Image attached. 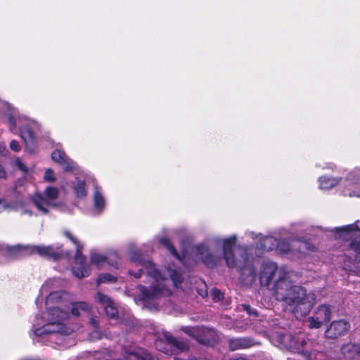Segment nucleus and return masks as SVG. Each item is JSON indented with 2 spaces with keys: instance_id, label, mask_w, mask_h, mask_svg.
Returning <instances> with one entry per match:
<instances>
[{
  "instance_id": "7ed1b4c3",
  "label": "nucleus",
  "mask_w": 360,
  "mask_h": 360,
  "mask_svg": "<svg viewBox=\"0 0 360 360\" xmlns=\"http://www.w3.org/2000/svg\"><path fill=\"white\" fill-rule=\"evenodd\" d=\"M259 280L297 319L307 315L316 303V295L307 292L302 285L294 284L286 268L278 266L275 262L268 261L262 264Z\"/></svg>"
},
{
  "instance_id": "20e7f679",
  "label": "nucleus",
  "mask_w": 360,
  "mask_h": 360,
  "mask_svg": "<svg viewBox=\"0 0 360 360\" xmlns=\"http://www.w3.org/2000/svg\"><path fill=\"white\" fill-rule=\"evenodd\" d=\"M128 255L131 262L138 268L137 271L129 269V274L136 278L146 275L150 283L149 287L139 285L138 288V297L144 307L155 308L156 300L171 295L172 288L180 287L182 276L179 269L165 266L166 273L162 275L152 261L143 259L139 250L130 249Z\"/></svg>"
},
{
  "instance_id": "dca6fc26",
  "label": "nucleus",
  "mask_w": 360,
  "mask_h": 360,
  "mask_svg": "<svg viewBox=\"0 0 360 360\" xmlns=\"http://www.w3.org/2000/svg\"><path fill=\"white\" fill-rule=\"evenodd\" d=\"M52 160L58 163L65 171L75 172L77 170V165L70 160L61 149H56L51 154Z\"/></svg>"
},
{
  "instance_id": "2eb2a0df",
  "label": "nucleus",
  "mask_w": 360,
  "mask_h": 360,
  "mask_svg": "<svg viewBox=\"0 0 360 360\" xmlns=\"http://www.w3.org/2000/svg\"><path fill=\"white\" fill-rule=\"evenodd\" d=\"M360 221H356L354 223L346 225L341 227H335L330 231L335 233L337 239H342L343 240H349L354 237L358 233L360 232Z\"/></svg>"
},
{
  "instance_id": "e433bc0d",
  "label": "nucleus",
  "mask_w": 360,
  "mask_h": 360,
  "mask_svg": "<svg viewBox=\"0 0 360 360\" xmlns=\"http://www.w3.org/2000/svg\"><path fill=\"white\" fill-rule=\"evenodd\" d=\"M243 309L249 315L257 316V312L255 309L250 307L249 305H243Z\"/></svg>"
},
{
  "instance_id": "f257e3e1",
  "label": "nucleus",
  "mask_w": 360,
  "mask_h": 360,
  "mask_svg": "<svg viewBox=\"0 0 360 360\" xmlns=\"http://www.w3.org/2000/svg\"><path fill=\"white\" fill-rule=\"evenodd\" d=\"M53 281L48 280L40 289L39 296L36 300L46 297V311L35 316L30 332V338L36 342L43 341L49 335H68L72 332L69 324L70 311L72 315L79 316L82 312H88L90 307L84 302H71L69 295L63 291L49 292Z\"/></svg>"
},
{
  "instance_id": "473e14b6",
  "label": "nucleus",
  "mask_w": 360,
  "mask_h": 360,
  "mask_svg": "<svg viewBox=\"0 0 360 360\" xmlns=\"http://www.w3.org/2000/svg\"><path fill=\"white\" fill-rule=\"evenodd\" d=\"M44 181L47 182H55L56 180V178L54 175L53 171L48 168L45 170L44 176Z\"/></svg>"
},
{
  "instance_id": "4468645a",
  "label": "nucleus",
  "mask_w": 360,
  "mask_h": 360,
  "mask_svg": "<svg viewBox=\"0 0 360 360\" xmlns=\"http://www.w3.org/2000/svg\"><path fill=\"white\" fill-rule=\"evenodd\" d=\"M275 236H278L276 240V250L281 254H286L291 251V245L289 242L296 240L294 232L289 229L280 228L274 233Z\"/></svg>"
},
{
  "instance_id": "f704fd0d",
  "label": "nucleus",
  "mask_w": 360,
  "mask_h": 360,
  "mask_svg": "<svg viewBox=\"0 0 360 360\" xmlns=\"http://www.w3.org/2000/svg\"><path fill=\"white\" fill-rule=\"evenodd\" d=\"M212 299L214 301H219L224 297L223 293L219 290L216 288L212 290Z\"/></svg>"
},
{
  "instance_id": "a878e982",
  "label": "nucleus",
  "mask_w": 360,
  "mask_h": 360,
  "mask_svg": "<svg viewBox=\"0 0 360 360\" xmlns=\"http://www.w3.org/2000/svg\"><path fill=\"white\" fill-rule=\"evenodd\" d=\"M316 168L323 171H330L335 173H342L343 169L333 162H319L315 164Z\"/></svg>"
},
{
  "instance_id": "423d86ee",
  "label": "nucleus",
  "mask_w": 360,
  "mask_h": 360,
  "mask_svg": "<svg viewBox=\"0 0 360 360\" xmlns=\"http://www.w3.org/2000/svg\"><path fill=\"white\" fill-rule=\"evenodd\" d=\"M317 182L321 190H330L342 182L341 192L345 196L360 198V167L349 171L345 178L332 175H321Z\"/></svg>"
},
{
  "instance_id": "0eeeda50",
  "label": "nucleus",
  "mask_w": 360,
  "mask_h": 360,
  "mask_svg": "<svg viewBox=\"0 0 360 360\" xmlns=\"http://www.w3.org/2000/svg\"><path fill=\"white\" fill-rule=\"evenodd\" d=\"M8 120L11 127H18L21 138L25 143L26 149L32 153L35 149L36 134L40 129V124L37 121L26 116H16L9 114Z\"/></svg>"
},
{
  "instance_id": "39448f33",
  "label": "nucleus",
  "mask_w": 360,
  "mask_h": 360,
  "mask_svg": "<svg viewBox=\"0 0 360 360\" xmlns=\"http://www.w3.org/2000/svg\"><path fill=\"white\" fill-rule=\"evenodd\" d=\"M271 341L278 347L303 354L307 360H321L324 356L322 352L312 351L314 342L303 332L295 335L276 332L271 335Z\"/></svg>"
},
{
  "instance_id": "f3484780",
  "label": "nucleus",
  "mask_w": 360,
  "mask_h": 360,
  "mask_svg": "<svg viewBox=\"0 0 360 360\" xmlns=\"http://www.w3.org/2000/svg\"><path fill=\"white\" fill-rule=\"evenodd\" d=\"M95 300L104 307L105 314L108 318L117 319V309L112 300L108 296L101 292H98L96 295Z\"/></svg>"
},
{
  "instance_id": "aec40b11",
  "label": "nucleus",
  "mask_w": 360,
  "mask_h": 360,
  "mask_svg": "<svg viewBox=\"0 0 360 360\" xmlns=\"http://www.w3.org/2000/svg\"><path fill=\"white\" fill-rule=\"evenodd\" d=\"M70 187L76 199L83 200L86 197L87 188L84 179L75 177L70 182Z\"/></svg>"
},
{
  "instance_id": "f03ea898",
  "label": "nucleus",
  "mask_w": 360,
  "mask_h": 360,
  "mask_svg": "<svg viewBox=\"0 0 360 360\" xmlns=\"http://www.w3.org/2000/svg\"><path fill=\"white\" fill-rule=\"evenodd\" d=\"M237 235L228 237L213 236L193 247V253L207 267L214 268L224 261L229 268H236L248 281H255L257 269L253 259L248 253V247L239 245L234 249Z\"/></svg>"
},
{
  "instance_id": "1a4fd4ad",
  "label": "nucleus",
  "mask_w": 360,
  "mask_h": 360,
  "mask_svg": "<svg viewBox=\"0 0 360 360\" xmlns=\"http://www.w3.org/2000/svg\"><path fill=\"white\" fill-rule=\"evenodd\" d=\"M59 195V189L53 186H47L43 195L37 194L32 198V202L37 209L42 214H47L51 208L55 207L63 212H70L67 205L62 202H56Z\"/></svg>"
},
{
  "instance_id": "412c9836",
  "label": "nucleus",
  "mask_w": 360,
  "mask_h": 360,
  "mask_svg": "<svg viewBox=\"0 0 360 360\" xmlns=\"http://www.w3.org/2000/svg\"><path fill=\"white\" fill-rule=\"evenodd\" d=\"M255 344L256 342L249 337L231 338L229 340V346L232 351L247 349Z\"/></svg>"
},
{
  "instance_id": "ea45409f",
  "label": "nucleus",
  "mask_w": 360,
  "mask_h": 360,
  "mask_svg": "<svg viewBox=\"0 0 360 360\" xmlns=\"http://www.w3.org/2000/svg\"><path fill=\"white\" fill-rule=\"evenodd\" d=\"M300 243L301 245L304 246L307 249L310 250L309 245L308 243H307L306 242L300 241Z\"/></svg>"
},
{
  "instance_id": "c756f323",
  "label": "nucleus",
  "mask_w": 360,
  "mask_h": 360,
  "mask_svg": "<svg viewBox=\"0 0 360 360\" xmlns=\"http://www.w3.org/2000/svg\"><path fill=\"white\" fill-rule=\"evenodd\" d=\"M116 281V278L112 276L110 274H102L99 275L97 278V283L99 285L101 283H114Z\"/></svg>"
},
{
  "instance_id": "7c9ffc66",
  "label": "nucleus",
  "mask_w": 360,
  "mask_h": 360,
  "mask_svg": "<svg viewBox=\"0 0 360 360\" xmlns=\"http://www.w3.org/2000/svg\"><path fill=\"white\" fill-rule=\"evenodd\" d=\"M14 166H15L18 169L22 172L23 174H27L30 173V169L28 168L21 160L20 158H16L13 162Z\"/></svg>"
},
{
  "instance_id": "a211bd4d",
  "label": "nucleus",
  "mask_w": 360,
  "mask_h": 360,
  "mask_svg": "<svg viewBox=\"0 0 360 360\" xmlns=\"http://www.w3.org/2000/svg\"><path fill=\"white\" fill-rule=\"evenodd\" d=\"M106 206V199L103 193L102 188L96 185L93 191V209L92 212L94 215L101 214Z\"/></svg>"
},
{
  "instance_id": "cd10ccee",
  "label": "nucleus",
  "mask_w": 360,
  "mask_h": 360,
  "mask_svg": "<svg viewBox=\"0 0 360 360\" xmlns=\"http://www.w3.org/2000/svg\"><path fill=\"white\" fill-rule=\"evenodd\" d=\"M89 324L94 328V330L89 333V339L91 341H94L102 338L103 333L97 329L98 326V321L94 318H91L89 319Z\"/></svg>"
},
{
  "instance_id": "4be33fe9",
  "label": "nucleus",
  "mask_w": 360,
  "mask_h": 360,
  "mask_svg": "<svg viewBox=\"0 0 360 360\" xmlns=\"http://www.w3.org/2000/svg\"><path fill=\"white\" fill-rule=\"evenodd\" d=\"M90 259L92 264L97 266H101L103 264L108 262L110 266L115 267V269L119 268V263L117 261L110 262L108 259V257L105 255L99 252L96 250H91L90 253Z\"/></svg>"
},
{
  "instance_id": "b1692460",
  "label": "nucleus",
  "mask_w": 360,
  "mask_h": 360,
  "mask_svg": "<svg viewBox=\"0 0 360 360\" xmlns=\"http://www.w3.org/2000/svg\"><path fill=\"white\" fill-rule=\"evenodd\" d=\"M349 251L352 252L353 258L352 262L356 269H360V240H352L349 243Z\"/></svg>"
},
{
  "instance_id": "6e6552de",
  "label": "nucleus",
  "mask_w": 360,
  "mask_h": 360,
  "mask_svg": "<svg viewBox=\"0 0 360 360\" xmlns=\"http://www.w3.org/2000/svg\"><path fill=\"white\" fill-rule=\"evenodd\" d=\"M6 249L8 255L13 258L38 254L41 257L56 259L61 252L60 246L53 245L45 246L17 244L15 245H7Z\"/></svg>"
},
{
  "instance_id": "c9c22d12",
  "label": "nucleus",
  "mask_w": 360,
  "mask_h": 360,
  "mask_svg": "<svg viewBox=\"0 0 360 360\" xmlns=\"http://www.w3.org/2000/svg\"><path fill=\"white\" fill-rule=\"evenodd\" d=\"M11 150L15 152H19L21 150V146L18 141L12 140L9 143Z\"/></svg>"
},
{
  "instance_id": "5701e85b",
  "label": "nucleus",
  "mask_w": 360,
  "mask_h": 360,
  "mask_svg": "<svg viewBox=\"0 0 360 360\" xmlns=\"http://www.w3.org/2000/svg\"><path fill=\"white\" fill-rule=\"evenodd\" d=\"M314 316L323 323L330 321L331 318L330 307L326 304L320 305L315 311Z\"/></svg>"
},
{
  "instance_id": "393cba45",
  "label": "nucleus",
  "mask_w": 360,
  "mask_h": 360,
  "mask_svg": "<svg viewBox=\"0 0 360 360\" xmlns=\"http://www.w3.org/2000/svg\"><path fill=\"white\" fill-rule=\"evenodd\" d=\"M156 240H158V242L165 247L168 251L170 252V254L176 258L179 262H182V258L177 252L176 250L174 247V245L172 244V243L169 241V240L165 237H157Z\"/></svg>"
},
{
  "instance_id": "f8f14e48",
  "label": "nucleus",
  "mask_w": 360,
  "mask_h": 360,
  "mask_svg": "<svg viewBox=\"0 0 360 360\" xmlns=\"http://www.w3.org/2000/svg\"><path fill=\"white\" fill-rule=\"evenodd\" d=\"M162 336L167 342L165 347L161 348L160 345L161 341L158 340L155 342V346L158 349L167 354H178L179 352L186 351L188 348L187 343L176 339L171 333L167 331H162Z\"/></svg>"
},
{
  "instance_id": "c85d7f7f",
  "label": "nucleus",
  "mask_w": 360,
  "mask_h": 360,
  "mask_svg": "<svg viewBox=\"0 0 360 360\" xmlns=\"http://www.w3.org/2000/svg\"><path fill=\"white\" fill-rule=\"evenodd\" d=\"M15 202L18 204V206L15 208L14 211H20L22 215L27 214L32 216V212L31 210L27 205L25 201L22 198H17L15 200Z\"/></svg>"
},
{
  "instance_id": "ddd939ff",
  "label": "nucleus",
  "mask_w": 360,
  "mask_h": 360,
  "mask_svg": "<svg viewBox=\"0 0 360 360\" xmlns=\"http://www.w3.org/2000/svg\"><path fill=\"white\" fill-rule=\"evenodd\" d=\"M245 236L255 243L256 248L262 251H271L276 249L277 238L274 236H264L261 233L246 231Z\"/></svg>"
},
{
  "instance_id": "72a5a7b5",
  "label": "nucleus",
  "mask_w": 360,
  "mask_h": 360,
  "mask_svg": "<svg viewBox=\"0 0 360 360\" xmlns=\"http://www.w3.org/2000/svg\"><path fill=\"white\" fill-rule=\"evenodd\" d=\"M9 155V150L7 148V143L4 140H0V155L7 157Z\"/></svg>"
},
{
  "instance_id": "bb28decb",
  "label": "nucleus",
  "mask_w": 360,
  "mask_h": 360,
  "mask_svg": "<svg viewBox=\"0 0 360 360\" xmlns=\"http://www.w3.org/2000/svg\"><path fill=\"white\" fill-rule=\"evenodd\" d=\"M18 206L15 200H8L5 198H0V213L4 212H12Z\"/></svg>"
},
{
  "instance_id": "6ab92c4d",
  "label": "nucleus",
  "mask_w": 360,
  "mask_h": 360,
  "mask_svg": "<svg viewBox=\"0 0 360 360\" xmlns=\"http://www.w3.org/2000/svg\"><path fill=\"white\" fill-rule=\"evenodd\" d=\"M349 328V324L344 321L339 320L333 321L325 332L326 336L328 338L335 339L344 334Z\"/></svg>"
},
{
  "instance_id": "2f4dec72",
  "label": "nucleus",
  "mask_w": 360,
  "mask_h": 360,
  "mask_svg": "<svg viewBox=\"0 0 360 360\" xmlns=\"http://www.w3.org/2000/svg\"><path fill=\"white\" fill-rule=\"evenodd\" d=\"M309 327L310 328H319L323 325V322H321L319 319H316V316H312L309 317L308 319Z\"/></svg>"
},
{
  "instance_id": "4c0bfd02",
  "label": "nucleus",
  "mask_w": 360,
  "mask_h": 360,
  "mask_svg": "<svg viewBox=\"0 0 360 360\" xmlns=\"http://www.w3.org/2000/svg\"><path fill=\"white\" fill-rule=\"evenodd\" d=\"M235 327L238 330H245L249 327V323L247 322L244 325H242L240 321H237L235 324Z\"/></svg>"
},
{
  "instance_id": "9b49d317",
  "label": "nucleus",
  "mask_w": 360,
  "mask_h": 360,
  "mask_svg": "<svg viewBox=\"0 0 360 360\" xmlns=\"http://www.w3.org/2000/svg\"><path fill=\"white\" fill-rule=\"evenodd\" d=\"M181 330L188 335L194 338L198 342L212 346L219 340V335L216 330L212 328H205L204 326L182 327Z\"/></svg>"
},
{
  "instance_id": "9d476101",
  "label": "nucleus",
  "mask_w": 360,
  "mask_h": 360,
  "mask_svg": "<svg viewBox=\"0 0 360 360\" xmlns=\"http://www.w3.org/2000/svg\"><path fill=\"white\" fill-rule=\"evenodd\" d=\"M63 235L70 240L76 248L75 265L72 269V274L78 278L88 276L90 274V266L86 264L85 257L82 253L84 248L83 244L81 243L77 238L68 230H65L63 231Z\"/></svg>"
},
{
  "instance_id": "58836bf2",
  "label": "nucleus",
  "mask_w": 360,
  "mask_h": 360,
  "mask_svg": "<svg viewBox=\"0 0 360 360\" xmlns=\"http://www.w3.org/2000/svg\"><path fill=\"white\" fill-rule=\"evenodd\" d=\"M7 178V172L4 167L0 164V179H6Z\"/></svg>"
}]
</instances>
